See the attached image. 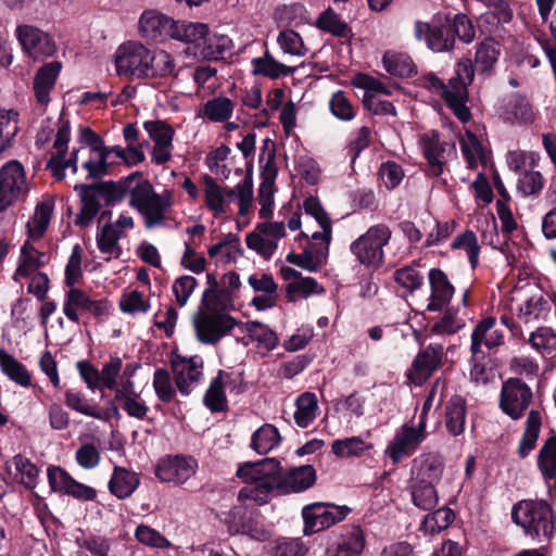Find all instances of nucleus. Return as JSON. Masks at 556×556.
Here are the masks:
<instances>
[{"label":"nucleus","instance_id":"72a5a7b5","mask_svg":"<svg viewBox=\"0 0 556 556\" xmlns=\"http://www.w3.org/2000/svg\"><path fill=\"white\" fill-rule=\"evenodd\" d=\"M175 70L173 56L165 50H148L141 78H163L170 75Z\"/></svg>","mask_w":556,"mask_h":556},{"label":"nucleus","instance_id":"79ce46f5","mask_svg":"<svg viewBox=\"0 0 556 556\" xmlns=\"http://www.w3.org/2000/svg\"><path fill=\"white\" fill-rule=\"evenodd\" d=\"M277 170L274 167H266L262 174V182L258 188L257 200L261 205L260 217L269 218L274 210L275 179Z\"/></svg>","mask_w":556,"mask_h":556},{"label":"nucleus","instance_id":"09e8293b","mask_svg":"<svg viewBox=\"0 0 556 556\" xmlns=\"http://www.w3.org/2000/svg\"><path fill=\"white\" fill-rule=\"evenodd\" d=\"M227 378L226 371L219 370L210 383L203 402L211 412H224L227 408L226 390L223 387V383H227Z\"/></svg>","mask_w":556,"mask_h":556},{"label":"nucleus","instance_id":"6e6d98bb","mask_svg":"<svg viewBox=\"0 0 556 556\" xmlns=\"http://www.w3.org/2000/svg\"><path fill=\"white\" fill-rule=\"evenodd\" d=\"M538 466L546 482L556 479V435L544 442L539 452Z\"/></svg>","mask_w":556,"mask_h":556},{"label":"nucleus","instance_id":"13d9d810","mask_svg":"<svg viewBox=\"0 0 556 556\" xmlns=\"http://www.w3.org/2000/svg\"><path fill=\"white\" fill-rule=\"evenodd\" d=\"M383 65L388 73L399 77H409L415 73V64L409 55L399 52H387Z\"/></svg>","mask_w":556,"mask_h":556},{"label":"nucleus","instance_id":"473e14b6","mask_svg":"<svg viewBox=\"0 0 556 556\" xmlns=\"http://www.w3.org/2000/svg\"><path fill=\"white\" fill-rule=\"evenodd\" d=\"M235 101L226 96H218L207 100L199 109L197 115L211 123H226L233 114Z\"/></svg>","mask_w":556,"mask_h":556},{"label":"nucleus","instance_id":"774afa93","mask_svg":"<svg viewBox=\"0 0 556 556\" xmlns=\"http://www.w3.org/2000/svg\"><path fill=\"white\" fill-rule=\"evenodd\" d=\"M331 113L341 121H352L356 115V108L341 90L334 92L329 101Z\"/></svg>","mask_w":556,"mask_h":556},{"label":"nucleus","instance_id":"bb28decb","mask_svg":"<svg viewBox=\"0 0 556 556\" xmlns=\"http://www.w3.org/2000/svg\"><path fill=\"white\" fill-rule=\"evenodd\" d=\"M504 342V332L496 326V320L493 317L482 319L473 329L471 333L470 351L472 355H478L482 352V346L491 350L500 346Z\"/></svg>","mask_w":556,"mask_h":556},{"label":"nucleus","instance_id":"c9c22d12","mask_svg":"<svg viewBox=\"0 0 556 556\" xmlns=\"http://www.w3.org/2000/svg\"><path fill=\"white\" fill-rule=\"evenodd\" d=\"M466 416V401L459 395L452 396L446 404L444 417V425L450 434L457 437L464 432Z\"/></svg>","mask_w":556,"mask_h":556},{"label":"nucleus","instance_id":"f257e3e1","mask_svg":"<svg viewBox=\"0 0 556 556\" xmlns=\"http://www.w3.org/2000/svg\"><path fill=\"white\" fill-rule=\"evenodd\" d=\"M237 476L245 483L238 493V501L257 505L267 503L274 490L298 493L307 490L316 481V472L312 466L291 468L281 475L280 464L275 458L247 463L238 468Z\"/></svg>","mask_w":556,"mask_h":556},{"label":"nucleus","instance_id":"9b49d317","mask_svg":"<svg viewBox=\"0 0 556 556\" xmlns=\"http://www.w3.org/2000/svg\"><path fill=\"white\" fill-rule=\"evenodd\" d=\"M28 192V182L23 165L10 161L0 168V212L23 199Z\"/></svg>","mask_w":556,"mask_h":556},{"label":"nucleus","instance_id":"7c9ffc66","mask_svg":"<svg viewBox=\"0 0 556 556\" xmlns=\"http://www.w3.org/2000/svg\"><path fill=\"white\" fill-rule=\"evenodd\" d=\"M429 282L431 287V295L427 308L431 312L440 311L452 299L454 288L450 283L446 275L441 269L437 268L430 270Z\"/></svg>","mask_w":556,"mask_h":556},{"label":"nucleus","instance_id":"c85d7f7f","mask_svg":"<svg viewBox=\"0 0 556 556\" xmlns=\"http://www.w3.org/2000/svg\"><path fill=\"white\" fill-rule=\"evenodd\" d=\"M62 70V63L52 61L42 65L34 78V91L37 102L46 106L50 102V92Z\"/></svg>","mask_w":556,"mask_h":556},{"label":"nucleus","instance_id":"4468645a","mask_svg":"<svg viewBox=\"0 0 556 556\" xmlns=\"http://www.w3.org/2000/svg\"><path fill=\"white\" fill-rule=\"evenodd\" d=\"M15 36L23 52L34 61L49 58L56 51L52 37L36 26L20 25L15 29Z\"/></svg>","mask_w":556,"mask_h":556},{"label":"nucleus","instance_id":"412c9836","mask_svg":"<svg viewBox=\"0 0 556 556\" xmlns=\"http://www.w3.org/2000/svg\"><path fill=\"white\" fill-rule=\"evenodd\" d=\"M175 383L182 395H188L203 377V359L200 356H176L172 359Z\"/></svg>","mask_w":556,"mask_h":556},{"label":"nucleus","instance_id":"b1692460","mask_svg":"<svg viewBox=\"0 0 556 556\" xmlns=\"http://www.w3.org/2000/svg\"><path fill=\"white\" fill-rule=\"evenodd\" d=\"M415 38L425 40L427 47L433 52L451 51L455 46L452 28L447 25H431L417 21L414 25Z\"/></svg>","mask_w":556,"mask_h":556},{"label":"nucleus","instance_id":"a211bd4d","mask_svg":"<svg viewBox=\"0 0 556 556\" xmlns=\"http://www.w3.org/2000/svg\"><path fill=\"white\" fill-rule=\"evenodd\" d=\"M443 355L444 348L441 343H430L415 356L407 370V379L415 386H421L440 367Z\"/></svg>","mask_w":556,"mask_h":556},{"label":"nucleus","instance_id":"20e7f679","mask_svg":"<svg viewBox=\"0 0 556 556\" xmlns=\"http://www.w3.org/2000/svg\"><path fill=\"white\" fill-rule=\"evenodd\" d=\"M174 194L170 190L155 193L151 184L141 180L130 189L129 203L142 215L148 228L163 225L174 205Z\"/></svg>","mask_w":556,"mask_h":556},{"label":"nucleus","instance_id":"ea45409f","mask_svg":"<svg viewBox=\"0 0 556 556\" xmlns=\"http://www.w3.org/2000/svg\"><path fill=\"white\" fill-rule=\"evenodd\" d=\"M303 208L306 214L311 215L318 223L321 231L313 232L312 239L321 240L325 243L331 241V220L320 204V201L315 197H308L303 202Z\"/></svg>","mask_w":556,"mask_h":556},{"label":"nucleus","instance_id":"680f3d73","mask_svg":"<svg viewBox=\"0 0 556 556\" xmlns=\"http://www.w3.org/2000/svg\"><path fill=\"white\" fill-rule=\"evenodd\" d=\"M245 331L252 341L257 342L258 346L266 351H271L277 346V336L266 325L250 321L245 324Z\"/></svg>","mask_w":556,"mask_h":556},{"label":"nucleus","instance_id":"8fccbe9b","mask_svg":"<svg viewBox=\"0 0 556 556\" xmlns=\"http://www.w3.org/2000/svg\"><path fill=\"white\" fill-rule=\"evenodd\" d=\"M281 437L276 427L269 424L263 425L252 435L251 447L258 454H267L278 447Z\"/></svg>","mask_w":556,"mask_h":556},{"label":"nucleus","instance_id":"5701e85b","mask_svg":"<svg viewBox=\"0 0 556 556\" xmlns=\"http://www.w3.org/2000/svg\"><path fill=\"white\" fill-rule=\"evenodd\" d=\"M175 23L157 10H144L139 18V33L147 40L162 42L173 37Z\"/></svg>","mask_w":556,"mask_h":556},{"label":"nucleus","instance_id":"49530a36","mask_svg":"<svg viewBox=\"0 0 556 556\" xmlns=\"http://www.w3.org/2000/svg\"><path fill=\"white\" fill-rule=\"evenodd\" d=\"M138 484L139 479L135 472L122 467H115L109 482V489L118 498H126L134 493Z\"/></svg>","mask_w":556,"mask_h":556},{"label":"nucleus","instance_id":"c756f323","mask_svg":"<svg viewBox=\"0 0 556 556\" xmlns=\"http://www.w3.org/2000/svg\"><path fill=\"white\" fill-rule=\"evenodd\" d=\"M50 261V254L41 251L36 245H22L18 266L14 279L23 285L22 279L38 273V269Z\"/></svg>","mask_w":556,"mask_h":556},{"label":"nucleus","instance_id":"f8f14e48","mask_svg":"<svg viewBox=\"0 0 556 556\" xmlns=\"http://www.w3.org/2000/svg\"><path fill=\"white\" fill-rule=\"evenodd\" d=\"M533 400L531 388L518 378H509L502 384L500 408L514 420L520 419Z\"/></svg>","mask_w":556,"mask_h":556},{"label":"nucleus","instance_id":"a18cd8bd","mask_svg":"<svg viewBox=\"0 0 556 556\" xmlns=\"http://www.w3.org/2000/svg\"><path fill=\"white\" fill-rule=\"evenodd\" d=\"M462 153L470 169H475L479 164L485 166L488 154L480 140L470 131H466L460 137Z\"/></svg>","mask_w":556,"mask_h":556},{"label":"nucleus","instance_id":"e2e57ef3","mask_svg":"<svg viewBox=\"0 0 556 556\" xmlns=\"http://www.w3.org/2000/svg\"><path fill=\"white\" fill-rule=\"evenodd\" d=\"M277 43L283 53L293 56H304L308 52V49L300 34L290 28L283 29L279 33Z\"/></svg>","mask_w":556,"mask_h":556},{"label":"nucleus","instance_id":"39448f33","mask_svg":"<svg viewBox=\"0 0 556 556\" xmlns=\"http://www.w3.org/2000/svg\"><path fill=\"white\" fill-rule=\"evenodd\" d=\"M511 519L525 533L539 541L548 540L554 532V516L545 501L523 500L511 508Z\"/></svg>","mask_w":556,"mask_h":556},{"label":"nucleus","instance_id":"37998d69","mask_svg":"<svg viewBox=\"0 0 556 556\" xmlns=\"http://www.w3.org/2000/svg\"><path fill=\"white\" fill-rule=\"evenodd\" d=\"M188 75L197 85V96L204 97L212 94L218 88L217 70L210 65H199L187 68Z\"/></svg>","mask_w":556,"mask_h":556},{"label":"nucleus","instance_id":"a878e982","mask_svg":"<svg viewBox=\"0 0 556 556\" xmlns=\"http://www.w3.org/2000/svg\"><path fill=\"white\" fill-rule=\"evenodd\" d=\"M114 401L117 402L129 417L143 420L150 410L149 406L135 390V383L131 380V374L128 379L122 381L119 390H116Z\"/></svg>","mask_w":556,"mask_h":556},{"label":"nucleus","instance_id":"f3484780","mask_svg":"<svg viewBox=\"0 0 556 556\" xmlns=\"http://www.w3.org/2000/svg\"><path fill=\"white\" fill-rule=\"evenodd\" d=\"M207 288L202 298L222 305L223 308H235V299L241 287L240 276L236 271H228L219 280L214 274L206 275Z\"/></svg>","mask_w":556,"mask_h":556},{"label":"nucleus","instance_id":"aec40b11","mask_svg":"<svg viewBox=\"0 0 556 556\" xmlns=\"http://www.w3.org/2000/svg\"><path fill=\"white\" fill-rule=\"evenodd\" d=\"M426 438V424L419 420L418 426L404 425L395 434L387 448V454L394 464L410 455Z\"/></svg>","mask_w":556,"mask_h":556},{"label":"nucleus","instance_id":"338daca9","mask_svg":"<svg viewBox=\"0 0 556 556\" xmlns=\"http://www.w3.org/2000/svg\"><path fill=\"white\" fill-rule=\"evenodd\" d=\"M317 25L320 29L334 36L348 37L350 34L348 24L330 8L320 14Z\"/></svg>","mask_w":556,"mask_h":556},{"label":"nucleus","instance_id":"393cba45","mask_svg":"<svg viewBox=\"0 0 556 556\" xmlns=\"http://www.w3.org/2000/svg\"><path fill=\"white\" fill-rule=\"evenodd\" d=\"M421 147L429 165L428 174L440 176L444 170L446 154L455 151V146L440 141L439 135L431 132L421 137Z\"/></svg>","mask_w":556,"mask_h":556},{"label":"nucleus","instance_id":"864d4df0","mask_svg":"<svg viewBox=\"0 0 556 556\" xmlns=\"http://www.w3.org/2000/svg\"><path fill=\"white\" fill-rule=\"evenodd\" d=\"M541 413L538 409H531L526 421L523 437L519 443L520 457H526L534 448L541 429Z\"/></svg>","mask_w":556,"mask_h":556},{"label":"nucleus","instance_id":"9d476101","mask_svg":"<svg viewBox=\"0 0 556 556\" xmlns=\"http://www.w3.org/2000/svg\"><path fill=\"white\" fill-rule=\"evenodd\" d=\"M350 511L345 505L338 506L331 503L317 502L305 505L302 508L304 533L312 534L330 528L345 519Z\"/></svg>","mask_w":556,"mask_h":556},{"label":"nucleus","instance_id":"ddd939ff","mask_svg":"<svg viewBox=\"0 0 556 556\" xmlns=\"http://www.w3.org/2000/svg\"><path fill=\"white\" fill-rule=\"evenodd\" d=\"M198 460L187 455H166L155 465L154 473L161 482L181 485L198 470Z\"/></svg>","mask_w":556,"mask_h":556},{"label":"nucleus","instance_id":"bf43d9fd","mask_svg":"<svg viewBox=\"0 0 556 556\" xmlns=\"http://www.w3.org/2000/svg\"><path fill=\"white\" fill-rule=\"evenodd\" d=\"M419 85L430 92L440 96L446 103V105L454 112L457 116V105L454 102L453 93L451 92V83L448 81L445 85L439 77L434 74L429 73L419 78Z\"/></svg>","mask_w":556,"mask_h":556},{"label":"nucleus","instance_id":"dca6fc26","mask_svg":"<svg viewBox=\"0 0 556 556\" xmlns=\"http://www.w3.org/2000/svg\"><path fill=\"white\" fill-rule=\"evenodd\" d=\"M148 50L140 41H126L114 53L116 73L119 76L141 78Z\"/></svg>","mask_w":556,"mask_h":556},{"label":"nucleus","instance_id":"0eeeda50","mask_svg":"<svg viewBox=\"0 0 556 556\" xmlns=\"http://www.w3.org/2000/svg\"><path fill=\"white\" fill-rule=\"evenodd\" d=\"M172 39L194 45V53L204 59L217 60L225 51V39L212 36L203 23L176 22Z\"/></svg>","mask_w":556,"mask_h":556},{"label":"nucleus","instance_id":"f03ea898","mask_svg":"<svg viewBox=\"0 0 556 556\" xmlns=\"http://www.w3.org/2000/svg\"><path fill=\"white\" fill-rule=\"evenodd\" d=\"M88 134L93 138L94 142L89 148L74 149L71 156L65 160L71 139V128L68 122H63L56 129L53 149L55 152L51 155L47 163V168L52 173L53 177L62 180L65 177V169L71 168L73 173H77V161L80 153H88V157L83 162L81 166L88 172V178H100L108 174L109 157L112 153L111 148L103 146L102 141L89 129Z\"/></svg>","mask_w":556,"mask_h":556},{"label":"nucleus","instance_id":"69168bd1","mask_svg":"<svg viewBox=\"0 0 556 556\" xmlns=\"http://www.w3.org/2000/svg\"><path fill=\"white\" fill-rule=\"evenodd\" d=\"M119 308L126 314H146L150 309L149 299L138 290L124 292L119 300Z\"/></svg>","mask_w":556,"mask_h":556},{"label":"nucleus","instance_id":"052dcab7","mask_svg":"<svg viewBox=\"0 0 556 556\" xmlns=\"http://www.w3.org/2000/svg\"><path fill=\"white\" fill-rule=\"evenodd\" d=\"M529 343L538 353L551 355L556 352V331L549 327H540L531 332Z\"/></svg>","mask_w":556,"mask_h":556},{"label":"nucleus","instance_id":"f704fd0d","mask_svg":"<svg viewBox=\"0 0 556 556\" xmlns=\"http://www.w3.org/2000/svg\"><path fill=\"white\" fill-rule=\"evenodd\" d=\"M501 54V46L493 38H484L476 46L473 63L479 74L490 75Z\"/></svg>","mask_w":556,"mask_h":556},{"label":"nucleus","instance_id":"a19ab883","mask_svg":"<svg viewBox=\"0 0 556 556\" xmlns=\"http://www.w3.org/2000/svg\"><path fill=\"white\" fill-rule=\"evenodd\" d=\"M318 410L317 395L313 392H304L295 400L294 422L300 428H307L316 419Z\"/></svg>","mask_w":556,"mask_h":556},{"label":"nucleus","instance_id":"cd10ccee","mask_svg":"<svg viewBox=\"0 0 556 556\" xmlns=\"http://www.w3.org/2000/svg\"><path fill=\"white\" fill-rule=\"evenodd\" d=\"M365 547L363 531L358 526L344 530L327 548V556H361Z\"/></svg>","mask_w":556,"mask_h":556},{"label":"nucleus","instance_id":"e433bc0d","mask_svg":"<svg viewBox=\"0 0 556 556\" xmlns=\"http://www.w3.org/2000/svg\"><path fill=\"white\" fill-rule=\"evenodd\" d=\"M53 210L52 200H43L36 205L34 215L26 225L29 240L37 241L42 238L50 224Z\"/></svg>","mask_w":556,"mask_h":556},{"label":"nucleus","instance_id":"c03bdc74","mask_svg":"<svg viewBox=\"0 0 556 556\" xmlns=\"http://www.w3.org/2000/svg\"><path fill=\"white\" fill-rule=\"evenodd\" d=\"M0 369L21 387L27 388L31 384V376L27 368L4 349H0Z\"/></svg>","mask_w":556,"mask_h":556},{"label":"nucleus","instance_id":"4d7b16f0","mask_svg":"<svg viewBox=\"0 0 556 556\" xmlns=\"http://www.w3.org/2000/svg\"><path fill=\"white\" fill-rule=\"evenodd\" d=\"M410 496L413 504L422 510L433 509L439 502L437 489L432 484L412 481Z\"/></svg>","mask_w":556,"mask_h":556},{"label":"nucleus","instance_id":"58836bf2","mask_svg":"<svg viewBox=\"0 0 556 556\" xmlns=\"http://www.w3.org/2000/svg\"><path fill=\"white\" fill-rule=\"evenodd\" d=\"M328 245H307L302 253H289L288 262L306 269L317 270L327 260Z\"/></svg>","mask_w":556,"mask_h":556},{"label":"nucleus","instance_id":"2f4dec72","mask_svg":"<svg viewBox=\"0 0 556 556\" xmlns=\"http://www.w3.org/2000/svg\"><path fill=\"white\" fill-rule=\"evenodd\" d=\"M444 465L440 456L433 454L421 455L414 462L413 481L432 484L435 486L443 473Z\"/></svg>","mask_w":556,"mask_h":556},{"label":"nucleus","instance_id":"603ef678","mask_svg":"<svg viewBox=\"0 0 556 556\" xmlns=\"http://www.w3.org/2000/svg\"><path fill=\"white\" fill-rule=\"evenodd\" d=\"M505 118L509 122L529 124L534 121V112L530 102L521 94H515L505 109Z\"/></svg>","mask_w":556,"mask_h":556},{"label":"nucleus","instance_id":"2eb2a0df","mask_svg":"<svg viewBox=\"0 0 556 556\" xmlns=\"http://www.w3.org/2000/svg\"><path fill=\"white\" fill-rule=\"evenodd\" d=\"M143 129L153 142L151 161L156 165L169 162L174 151L175 129L165 121L153 119L143 123Z\"/></svg>","mask_w":556,"mask_h":556},{"label":"nucleus","instance_id":"5fc2aeb1","mask_svg":"<svg viewBox=\"0 0 556 556\" xmlns=\"http://www.w3.org/2000/svg\"><path fill=\"white\" fill-rule=\"evenodd\" d=\"M64 397L65 404L71 409L76 410L83 415L105 421L111 417L108 412L102 410L98 405L88 403L85 396L79 392L66 391Z\"/></svg>","mask_w":556,"mask_h":556},{"label":"nucleus","instance_id":"de8ad7c7","mask_svg":"<svg viewBox=\"0 0 556 556\" xmlns=\"http://www.w3.org/2000/svg\"><path fill=\"white\" fill-rule=\"evenodd\" d=\"M253 74L262 75L270 79L286 77L294 73L295 68L275 60L268 52L262 58L252 60Z\"/></svg>","mask_w":556,"mask_h":556},{"label":"nucleus","instance_id":"7ed1b4c3","mask_svg":"<svg viewBox=\"0 0 556 556\" xmlns=\"http://www.w3.org/2000/svg\"><path fill=\"white\" fill-rule=\"evenodd\" d=\"M230 311L202 298L201 305L192 319L197 339L203 344L215 345L230 334L239 324L230 315Z\"/></svg>","mask_w":556,"mask_h":556},{"label":"nucleus","instance_id":"4be33fe9","mask_svg":"<svg viewBox=\"0 0 556 556\" xmlns=\"http://www.w3.org/2000/svg\"><path fill=\"white\" fill-rule=\"evenodd\" d=\"M47 476L53 492L63 493L81 501H93L97 497V491L93 488L76 481L59 466L49 467Z\"/></svg>","mask_w":556,"mask_h":556},{"label":"nucleus","instance_id":"6ab92c4d","mask_svg":"<svg viewBox=\"0 0 556 556\" xmlns=\"http://www.w3.org/2000/svg\"><path fill=\"white\" fill-rule=\"evenodd\" d=\"M476 71L473 61L471 59H464L456 65V76L450 79L451 92L458 109L457 118L463 123L468 122L471 116L469 109L466 106L468 98L467 86L473 80Z\"/></svg>","mask_w":556,"mask_h":556},{"label":"nucleus","instance_id":"0e129e2a","mask_svg":"<svg viewBox=\"0 0 556 556\" xmlns=\"http://www.w3.org/2000/svg\"><path fill=\"white\" fill-rule=\"evenodd\" d=\"M454 518L455 516L452 509L442 507L425 517L421 529L425 533L435 534L446 529L453 522Z\"/></svg>","mask_w":556,"mask_h":556},{"label":"nucleus","instance_id":"3c124183","mask_svg":"<svg viewBox=\"0 0 556 556\" xmlns=\"http://www.w3.org/2000/svg\"><path fill=\"white\" fill-rule=\"evenodd\" d=\"M371 448L372 444L362 437L338 439L331 444V452L341 458L358 457Z\"/></svg>","mask_w":556,"mask_h":556},{"label":"nucleus","instance_id":"1a4fd4ad","mask_svg":"<svg viewBox=\"0 0 556 556\" xmlns=\"http://www.w3.org/2000/svg\"><path fill=\"white\" fill-rule=\"evenodd\" d=\"M75 190L81 200V208L75 218V224L81 227L88 225L97 215L100 207V195H106L109 201H115L123 194V188L113 182H106L100 187L76 185Z\"/></svg>","mask_w":556,"mask_h":556},{"label":"nucleus","instance_id":"423d86ee","mask_svg":"<svg viewBox=\"0 0 556 556\" xmlns=\"http://www.w3.org/2000/svg\"><path fill=\"white\" fill-rule=\"evenodd\" d=\"M77 369L88 389L92 391L108 389L114 391V395L116 390H119L122 381L128 379V375H132L134 371L129 366L123 369V361L117 356L105 362L101 370L87 361L78 362Z\"/></svg>","mask_w":556,"mask_h":556},{"label":"nucleus","instance_id":"4c0bfd02","mask_svg":"<svg viewBox=\"0 0 556 556\" xmlns=\"http://www.w3.org/2000/svg\"><path fill=\"white\" fill-rule=\"evenodd\" d=\"M236 194L233 189H225L220 187L214 178L205 176L204 178V198L206 206L215 212L222 214L226 212V203L229 202Z\"/></svg>","mask_w":556,"mask_h":556},{"label":"nucleus","instance_id":"6e6552de","mask_svg":"<svg viewBox=\"0 0 556 556\" xmlns=\"http://www.w3.org/2000/svg\"><path fill=\"white\" fill-rule=\"evenodd\" d=\"M112 304L108 299H91L79 288H70L64 296L62 306L63 314L68 320L78 324L85 313L91 314L97 320L101 321L111 313Z\"/></svg>","mask_w":556,"mask_h":556}]
</instances>
